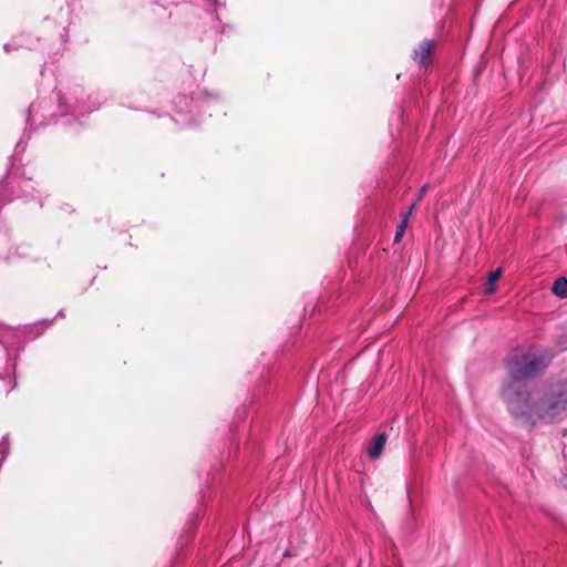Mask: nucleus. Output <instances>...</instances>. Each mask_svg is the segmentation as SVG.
I'll return each mask as SVG.
<instances>
[{
  "mask_svg": "<svg viewBox=\"0 0 567 567\" xmlns=\"http://www.w3.org/2000/svg\"><path fill=\"white\" fill-rule=\"evenodd\" d=\"M502 396L509 413L522 424L554 422L567 410V386L558 385L530 394L525 384L503 385Z\"/></svg>",
  "mask_w": 567,
  "mask_h": 567,
  "instance_id": "obj_1",
  "label": "nucleus"
},
{
  "mask_svg": "<svg viewBox=\"0 0 567 567\" xmlns=\"http://www.w3.org/2000/svg\"><path fill=\"white\" fill-rule=\"evenodd\" d=\"M386 437L384 434H379L374 437L372 441L370 447L368 449V455L370 458L375 460L378 458L385 446Z\"/></svg>",
  "mask_w": 567,
  "mask_h": 567,
  "instance_id": "obj_4",
  "label": "nucleus"
},
{
  "mask_svg": "<svg viewBox=\"0 0 567 567\" xmlns=\"http://www.w3.org/2000/svg\"><path fill=\"white\" fill-rule=\"evenodd\" d=\"M413 208H414V204L410 207L408 213L402 214V220L398 225L395 236H394L395 243H399L401 240V238L403 237L405 229L408 227V224H409V217L412 214Z\"/></svg>",
  "mask_w": 567,
  "mask_h": 567,
  "instance_id": "obj_5",
  "label": "nucleus"
},
{
  "mask_svg": "<svg viewBox=\"0 0 567 567\" xmlns=\"http://www.w3.org/2000/svg\"><path fill=\"white\" fill-rule=\"evenodd\" d=\"M549 361L550 355L547 352L535 349L528 350L522 354L520 358L516 357L508 362V380L504 385H509L512 383L524 384L522 382L523 380L532 378L544 371Z\"/></svg>",
  "mask_w": 567,
  "mask_h": 567,
  "instance_id": "obj_2",
  "label": "nucleus"
},
{
  "mask_svg": "<svg viewBox=\"0 0 567 567\" xmlns=\"http://www.w3.org/2000/svg\"><path fill=\"white\" fill-rule=\"evenodd\" d=\"M503 274V270L502 268H498L494 271H492L489 275H488V278L485 282V292L486 293H494L495 290H496V281L501 278Z\"/></svg>",
  "mask_w": 567,
  "mask_h": 567,
  "instance_id": "obj_6",
  "label": "nucleus"
},
{
  "mask_svg": "<svg viewBox=\"0 0 567 567\" xmlns=\"http://www.w3.org/2000/svg\"><path fill=\"white\" fill-rule=\"evenodd\" d=\"M434 49V42L431 40L423 41L414 51L413 59L422 66H426L430 55Z\"/></svg>",
  "mask_w": 567,
  "mask_h": 567,
  "instance_id": "obj_3",
  "label": "nucleus"
},
{
  "mask_svg": "<svg viewBox=\"0 0 567 567\" xmlns=\"http://www.w3.org/2000/svg\"><path fill=\"white\" fill-rule=\"evenodd\" d=\"M426 189H427V186H426V185H424V186L420 189L419 195H417V199H416L417 202H420V200L422 199V197H423V196H424V194L426 193Z\"/></svg>",
  "mask_w": 567,
  "mask_h": 567,
  "instance_id": "obj_8",
  "label": "nucleus"
},
{
  "mask_svg": "<svg viewBox=\"0 0 567 567\" xmlns=\"http://www.w3.org/2000/svg\"><path fill=\"white\" fill-rule=\"evenodd\" d=\"M554 295L566 298L567 297V278H559L553 285Z\"/></svg>",
  "mask_w": 567,
  "mask_h": 567,
  "instance_id": "obj_7",
  "label": "nucleus"
}]
</instances>
